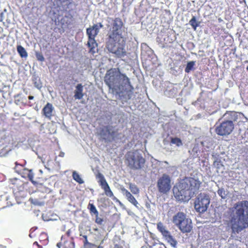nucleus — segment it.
I'll return each mask as SVG.
<instances>
[{"mask_svg": "<svg viewBox=\"0 0 248 248\" xmlns=\"http://www.w3.org/2000/svg\"><path fill=\"white\" fill-rule=\"evenodd\" d=\"M104 82L108 86L109 91L115 95L123 103L131 99L133 95L134 88L131 84L130 79L118 68H111L108 70L104 77Z\"/></svg>", "mask_w": 248, "mask_h": 248, "instance_id": "f257e3e1", "label": "nucleus"}, {"mask_svg": "<svg viewBox=\"0 0 248 248\" xmlns=\"http://www.w3.org/2000/svg\"><path fill=\"white\" fill-rule=\"evenodd\" d=\"M124 31V23L120 18L112 20L111 27L108 31L106 47L108 51L118 58H122L126 54L125 41L122 33Z\"/></svg>", "mask_w": 248, "mask_h": 248, "instance_id": "f03ea898", "label": "nucleus"}, {"mask_svg": "<svg viewBox=\"0 0 248 248\" xmlns=\"http://www.w3.org/2000/svg\"><path fill=\"white\" fill-rule=\"evenodd\" d=\"M229 224L232 232L239 233L248 228V201L243 200L234 203L230 208Z\"/></svg>", "mask_w": 248, "mask_h": 248, "instance_id": "7ed1b4c3", "label": "nucleus"}, {"mask_svg": "<svg viewBox=\"0 0 248 248\" xmlns=\"http://www.w3.org/2000/svg\"><path fill=\"white\" fill-rule=\"evenodd\" d=\"M201 184L198 179L186 177L174 186V196L177 201L188 202L198 192Z\"/></svg>", "mask_w": 248, "mask_h": 248, "instance_id": "20e7f679", "label": "nucleus"}, {"mask_svg": "<svg viewBox=\"0 0 248 248\" xmlns=\"http://www.w3.org/2000/svg\"><path fill=\"white\" fill-rule=\"evenodd\" d=\"M97 133L100 139L107 143L121 140L124 137L122 133L118 132L115 126L110 124L100 126L97 130Z\"/></svg>", "mask_w": 248, "mask_h": 248, "instance_id": "39448f33", "label": "nucleus"}, {"mask_svg": "<svg viewBox=\"0 0 248 248\" xmlns=\"http://www.w3.org/2000/svg\"><path fill=\"white\" fill-rule=\"evenodd\" d=\"M128 166L132 170H140L144 165L145 160L140 151L134 150L128 152L126 155Z\"/></svg>", "mask_w": 248, "mask_h": 248, "instance_id": "423d86ee", "label": "nucleus"}, {"mask_svg": "<svg viewBox=\"0 0 248 248\" xmlns=\"http://www.w3.org/2000/svg\"><path fill=\"white\" fill-rule=\"evenodd\" d=\"M173 223L183 233L190 232L193 228L192 221L183 212H178L173 217Z\"/></svg>", "mask_w": 248, "mask_h": 248, "instance_id": "0eeeda50", "label": "nucleus"}, {"mask_svg": "<svg viewBox=\"0 0 248 248\" xmlns=\"http://www.w3.org/2000/svg\"><path fill=\"white\" fill-rule=\"evenodd\" d=\"M103 27V25L101 23H99L87 29L86 32L89 39L88 46L90 48V52L92 54L95 53L97 49V44L94 38L99 33V30Z\"/></svg>", "mask_w": 248, "mask_h": 248, "instance_id": "6e6552de", "label": "nucleus"}, {"mask_svg": "<svg viewBox=\"0 0 248 248\" xmlns=\"http://www.w3.org/2000/svg\"><path fill=\"white\" fill-rule=\"evenodd\" d=\"M210 202V198L208 194L200 193L195 201V210L200 213H204L207 210Z\"/></svg>", "mask_w": 248, "mask_h": 248, "instance_id": "1a4fd4ad", "label": "nucleus"}, {"mask_svg": "<svg viewBox=\"0 0 248 248\" xmlns=\"http://www.w3.org/2000/svg\"><path fill=\"white\" fill-rule=\"evenodd\" d=\"M234 124L231 122L223 121L216 128V132L220 136H226L230 134L234 129Z\"/></svg>", "mask_w": 248, "mask_h": 248, "instance_id": "9d476101", "label": "nucleus"}, {"mask_svg": "<svg viewBox=\"0 0 248 248\" xmlns=\"http://www.w3.org/2000/svg\"><path fill=\"white\" fill-rule=\"evenodd\" d=\"M157 186L160 192L165 193L168 192L171 187L169 176L166 174H163L158 180Z\"/></svg>", "mask_w": 248, "mask_h": 248, "instance_id": "9b49d317", "label": "nucleus"}, {"mask_svg": "<svg viewBox=\"0 0 248 248\" xmlns=\"http://www.w3.org/2000/svg\"><path fill=\"white\" fill-rule=\"evenodd\" d=\"M240 115V113H237L235 111L227 112L223 115L222 119L226 122H231L233 123L237 121L238 117Z\"/></svg>", "mask_w": 248, "mask_h": 248, "instance_id": "f8f14e48", "label": "nucleus"}, {"mask_svg": "<svg viewBox=\"0 0 248 248\" xmlns=\"http://www.w3.org/2000/svg\"><path fill=\"white\" fill-rule=\"evenodd\" d=\"M54 111V108L53 105L49 103H47L42 109L43 114L49 120L51 119Z\"/></svg>", "mask_w": 248, "mask_h": 248, "instance_id": "ddd939ff", "label": "nucleus"}, {"mask_svg": "<svg viewBox=\"0 0 248 248\" xmlns=\"http://www.w3.org/2000/svg\"><path fill=\"white\" fill-rule=\"evenodd\" d=\"M122 191H123L124 194L126 197L127 200L134 205L136 207L139 208V203L135 199L134 196L132 195V194L125 188H122Z\"/></svg>", "mask_w": 248, "mask_h": 248, "instance_id": "4468645a", "label": "nucleus"}, {"mask_svg": "<svg viewBox=\"0 0 248 248\" xmlns=\"http://www.w3.org/2000/svg\"><path fill=\"white\" fill-rule=\"evenodd\" d=\"M83 91V86L81 83L77 84L74 91V97L75 99L80 100L83 98L84 96Z\"/></svg>", "mask_w": 248, "mask_h": 248, "instance_id": "2eb2a0df", "label": "nucleus"}, {"mask_svg": "<svg viewBox=\"0 0 248 248\" xmlns=\"http://www.w3.org/2000/svg\"><path fill=\"white\" fill-rule=\"evenodd\" d=\"M101 187L102 189H104V190L105 191V193L106 196L111 197V198L113 197L112 199L113 200H116V201L117 202H118L120 203V204H122L120 201L119 200H118L115 197H114L113 196V194L112 191L111 190L108 184Z\"/></svg>", "mask_w": 248, "mask_h": 248, "instance_id": "dca6fc26", "label": "nucleus"}, {"mask_svg": "<svg viewBox=\"0 0 248 248\" xmlns=\"http://www.w3.org/2000/svg\"><path fill=\"white\" fill-rule=\"evenodd\" d=\"M157 228L159 232L161 233L163 237L170 233L167 230L166 226L164 225L161 222H159L157 224Z\"/></svg>", "mask_w": 248, "mask_h": 248, "instance_id": "f3484780", "label": "nucleus"}, {"mask_svg": "<svg viewBox=\"0 0 248 248\" xmlns=\"http://www.w3.org/2000/svg\"><path fill=\"white\" fill-rule=\"evenodd\" d=\"M168 243H169L173 248H176L177 241L170 233L168 235L163 237Z\"/></svg>", "mask_w": 248, "mask_h": 248, "instance_id": "a211bd4d", "label": "nucleus"}, {"mask_svg": "<svg viewBox=\"0 0 248 248\" xmlns=\"http://www.w3.org/2000/svg\"><path fill=\"white\" fill-rule=\"evenodd\" d=\"M96 177V179L98 180V182L99 183L101 187L108 184L104 175L102 173L98 172Z\"/></svg>", "mask_w": 248, "mask_h": 248, "instance_id": "6ab92c4d", "label": "nucleus"}, {"mask_svg": "<svg viewBox=\"0 0 248 248\" xmlns=\"http://www.w3.org/2000/svg\"><path fill=\"white\" fill-rule=\"evenodd\" d=\"M17 51L21 58H26L27 57L28 53L22 46L20 45L17 46Z\"/></svg>", "mask_w": 248, "mask_h": 248, "instance_id": "aec40b11", "label": "nucleus"}, {"mask_svg": "<svg viewBox=\"0 0 248 248\" xmlns=\"http://www.w3.org/2000/svg\"><path fill=\"white\" fill-rule=\"evenodd\" d=\"M217 192L218 195L221 198V199H226L227 198L228 192L224 188L221 187L218 188Z\"/></svg>", "mask_w": 248, "mask_h": 248, "instance_id": "412c9836", "label": "nucleus"}, {"mask_svg": "<svg viewBox=\"0 0 248 248\" xmlns=\"http://www.w3.org/2000/svg\"><path fill=\"white\" fill-rule=\"evenodd\" d=\"M72 177L73 179L79 184L84 183L83 180L81 178L80 176L76 171H74L73 172Z\"/></svg>", "mask_w": 248, "mask_h": 248, "instance_id": "4be33fe9", "label": "nucleus"}, {"mask_svg": "<svg viewBox=\"0 0 248 248\" xmlns=\"http://www.w3.org/2000/svg\"><path fill=\"white\" fill-rule=\"evenodd\" d=\"M195 65V61H190L187 62L186 66L185 69L186 73H189L191 70L194 69V66Z\"/></svg>", "mask_w": 248, "mask_h": 248, "instance_id": "5701e85b", "label": "nucleus"}, {"mask_svg": "<svg viewBox=\"0 0 248 248\" xmlns=\"http://www.w3.org/2000/svg\"><path fill=\"white\" fill-rule=\"evenodd\" d=\"M189 23L194 30H196L197 27L200 25V22L196 21V17L194 16L189 21Z\"/></svg>", "mask_w": 248, "mask_h": 248, "instance_id": "b1692460", "label": "nucleus"}, {"mask_svg": "<svg viewBox=\"0 0 248 248\" xmlns=\"http://www.w3.org/2000/svg\"><path fill=\"white\" fill-rule=\"evenodd\" d=\"M170 143L175 144L177 147H180L183 145L182 140L178 138H171Z\"/></svg>", "mask_w": 248, "mask_h": 248, "instance_id": "393cba45", "label": "nucleus"}, {"mask_svg": "<svg viewBox=\"0 0 248 248\" xmlns=\"http://www.w3.org/2000/svg\"><path fill=\"white\" fill-rule=\"evenodd\" d=\"M129 189L134 194H137L139 193V189L135 184H130Z\"/></svg>", "mask_w": 248, "mask_h": 248, "instance_id": "a878e982", "label": "nucleus"}, {"mask_svg": "<svg viewBox=\"0 0 248 248\" xmlns=\"http://www.w3.org/2000/svg\"><path fill=\"white\" fill-rule=\"evenodd\" d=\"M89 209L91 213L94 214L95 216L98 215V212L97 211L95 206L92 203L89 204Z\"/></svg>", "mask_w": 248, "mask_h": 248, "instance_id": "bb28decb", "label": "nucleus"}, {"mask_svg": "<svg viewBox=\"0 0 248 248\" xmlns=\"http://www.w3.org/2000/svg\"><path fill=\"white\" fill-rule=\"evenodd\" d=\"M33 176H34V174H33V173L32 170H29L28 174V177L29 180L32 182V183L33 184L36 185L37 184V183L33 180Z\"/></svg>", "mask_w": 248, "mask_h": 248, "instance_id": "cd10ccee", "label": "nucleus"}, {"mask_svg": "<svg viewBox=\"0 0 248 248\" xmlns=\"http://www.w3.org/2000/svg\"><path fill=\"white\" fill-rule=\"evenodd\" d=\"M36 57L37 60L39 61L43 62L45 61V58L41 53H36Z\"/></svg>", "mask_w": 248, "mask_h": 248, "instance_id": "c85d7f7f", "label": "nucleus"}, {"mask_svg": "<svg viewBox=\"0 0 248 248\" xmlns=\"http://www.w3.org/2000/svg\"><path fill=\"white\" fill-rule=\"evenodd\" d=\"M95 217H96V218H95V222L99 225H102L104 221L103 218L99 217L98 215H97V216H95Z\"/></svg>", "mask_w": 248, "mask_h": 248, "instance_id": "c756f323", "label": "nucleus"}, {"mask_svg": "<svg viewBox=\"0 0 248 248\" xmlns=\"http://www.w3.org/2000/svg\"><path fill=\"white\" fill-rule=\"evenodd\" d=\"M166 168L167 169V171L168 172H170V170H176V168L174 166H169L168 167H166Z\"/></svg>", "mask_w": 248, "mask_h": 248, "instance_id": "7c9ffc66", "label": "nucleus"}, {"mask_svg": "<svg viewBox=\"0 0 248 248\" xmlns=\"http://www.w3.org/2000/svg\"><path fill=\"white\" fill-rule=\"evenodd\" d=\"M60 3L61 4L64 3H65V4L67 5L69 3L68 0H59Z\"/></svg>", "mask_w": 248, "mask_h": 248, "instance_id": "2f4dec72", "label": "nucleus"}, {"mask_svg": "<svg viewBox=\"0 0 248 248\" xmlns=\"http://www.w3.org/2000/svg\"><path fill=\"white\" fill-rule=\"evenodd\" d=\"M69 248H75V244L74 242L72 241L70 243L69 245Z\"/></svg>", "mask_w": 248, "mask_h": 248, "instance_id": "473e14b6", "label": "nucleus"}, {"mask_svg": "<svg viewBox=\"0 0 248 248\" xmlns=\"http://www.w3.org/2000/svg\"><path fill=\"white\" fill-rule=\"evenodd\" d=\"M3 16H4L3 13H2V12L1 13L0 16V21H2L3 20Z\"/></svg>", "mask_w": 248, "mask_h": 248, "instance_id": "72a5a7b5", "label": "nucleus"}, {"mask_svg": "<svg viewBox=\"0 0 248 248\" xmlns=\"http://www.w3.org/2000/svg\"><path fill=\"white\" fill-rule=\"evenodd\" d=\"M35 86L38 89H40L42 87L41 85H39V84H37L36 82L35 83Z\"/></svg>", "mask_w": 248, "mask_h": 248, "instance_id": "f704fd0d", "label": "nucleus"}, {"mask_svg": "<svg viewBox=\"0 0 248 248\" xmlns=\"http://www.w3.org/2000/svg\"><path fill=\"white\" fill-rule=\"evenodd\" d=\"M113 248H123L122 246H119L118 245H115Z\"/></svg>", "mask_w": 248, "mask_h": 248, "instance_id": "c9c22d12", "label": "nucleus"}, {"mask_svg": "<svg viewBox=\"0 0 248 248\" xmlns=\"http://www.w3.org/2000/svg\"><path fill=\"white\" fill-rule=\"evenodd\" d=\"M29 99L32 100L34 98V97L33 96L30 95L28 97Z\"/></svg>", "mask_w": 248, "mask_h": 248, "instance_id": "e433bc0d", "label": "nucleus"}, {"mask_svg": "<svg viewBox=\"0 0 248 248\" xmlns=\"http://www.w3.org/2000/svg\"><path fill=\"white\" fill-rule=\"evenodd\" d=\"M84 244H85V245L87 244H89V242H88V241L87 239H86V240H85V241H84Z\"/></svg>", "mask_w": 248, "mask_h": 248, "instance_id": "4c0bfd02", "label": "nucleus"}, {"mask_svg": "<svg viewBox=\"0 0 248 248\" xmlns=\"http://www.w3.org/2000/svg\"><path fill=\"white\" fill-rule=\"evenodd\" d=\"M57 246L58 248H61V243H58V244H57Z\"/></svg>", "mask_w": 248, "mask_h": 248, "instance_id": "58836bf2", "label": "nucleus"}, {"mask_svg": "<svg viewBox=\"0 0 248 248\" xmlns=\"http://www.w3.org/2000/svg\"><path fill=\"white\" fill-rule=\"evenodd\" d=\"M83 237L85 238V240L87 239V236L86 235H83Z\"/></svg>", "mask_w": 248, "mask_h": 248, "instance_id": "ea45409f", "label": "nucleus"}, {"mask_svg": "<svg viewBox=\"0 0 248 248\" xmlns=\"http://www.w3.org/2000/svg\"><path fill=\"white\" fill-rule=\"evenodd\" d=\"M164 163H165V164H167V165H168V164H169V163H168V162L167 161H164Z\"/></svg>", "mask_w": 248, "mask_h": 248, "instance_id": "a19ab883", "label": "nucleus"}, {"mask_svg": "<svg viewBox=\"0 0 248 248\" xmlns=\"http://www.w3.org/2000/svg\"><path fill=\"white\" fill-rule=\"evenodd\" d=\"M131 213H132V212H128V215H131Z\"/></svg>", "mask_w": 248, "mask_h": 248, "instance_id": "79ce46f5", "label": "nucleus"}, {"mask_svg": "<svg viewBox=\"0 0 248 248\" xmlns=\"http://www.w3.org/2000/svg\"><path fill=\"white\" fill-rule=\"evenodd\" d=\"M103 248V247H101V246H98V248Z\"/></svg>", "mask_w": 248, "mask_h": 248, "instance_id": "37998d69", "label": "nucleus"}, {"mask_svg": "<svg viewBox=\"0 0 248 248\" xmlns=\"http://www.w3.org/2000/svg\"><path fill=\"white\" fill-rule=\"evenodd\" d=\"M34 244L38 245V244H37V242H35L34 243Z\"/></svg>", "mask_w": 248, "mask_h": 248, "instance_id": "c03bdc74", "label": "nucleus"}, {"mask_svg": "<svg viewBox=\"0 0 248 248\" xmlns=\"http://www.w3.org/2000/svg\"><path fill=\"white\" fill-rule=\"evenodd\" d=\"M247 69L248 70V66L247 67Z\"/></svg>", "mask_w": 248, "mask_h": 248, "instance_id": "a18cd8bd", "label": "nucleus"}, {"mask_svg": "<svg viewBox=\"0 0 248 248\" xmlns=\"http://www.w3.org/2000/svg\"><path fill=\"white\" fill-rule=\"evenodd\" d=\"M163 246L165 248H166V247L164 245H163Z\"/></svg>", "mask_w": 248, "mask_h": 248, "instance_id": "49530a36", "label": "nucleus"}]
</instances>
